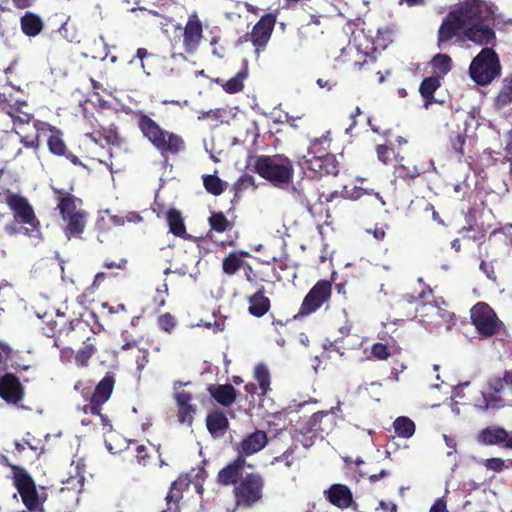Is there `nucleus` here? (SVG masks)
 Segmentation results:
<instances>
[{"label": "nucleus", "mask_w": 512, "mask_h": 512, "mask_svg": "<svg viewBox=\"0 0 512 512\" xmlns=\"http://www.w3.org/2000/svg\"><path fill=\"white\" fill-rule=\"evenodd\" d=\"M137 127L142 136L163 156L177 155L185 149L184 139L171 131L163 129L159 123L145 112H134Z\"/></svg>", "instance_id": "nucleus-1"}, {"label": "nucleus", "mask_w": 512, "mask_h": 512, "mask_svg": "<svg viewBox=\"0 0 512 512\" xmlns=\"http://www.w3.org/2000/svg\"><path fill=\"white\" fill-rule=\"evenodd\" d=\"M53 191L55 194L59 195L57 197V208L65 223L63 227L65 236L67 239H71L72 237L81 238L88 217V212L78 207L82 204V200L70 193H64L57 188H53Z\"/></svg>", "instance_id": "nucleus-2"}, {"label": "nucleus", "mask_w": 512, "mask_h": 512, "mask_svg": "<svg viewBox=\"0 0 512 512\" xmlns=\"http://www.w3.org/2000/svg\"><path fill=\"white\" fill-rule=\"evenodd\" d=\"M478 10L472 6V0H466L443 18L437 32V46L442 48L453 38H460V34L467 28L472 20L477 18Z\"/></svg>", "instance_id": "nucleus-3"}, {"label": "nucleus", "mask_w": 512, "mask_h": 512, "mask_svg": "<svg viewBox=\"0 0 512 512\" xmlns=\"http://www.w3.org/2000/svg\"><path fill=\"white\" fill-rule=\"evenodd\" d=\"M253 168L259 176L275 186L290 183L294 175L292 161L280 154L258 156Z\"/></svg>", "instance_id": "nucleus-4"}, {"label": "nucleus", "mask_w": 512, "mask_h": 512, "mask_svg": "<svg viewBox=\"0 0 512 512\" xmlns=\"http://www.w3.org/2000/svg\"><path fill=\"white\" fill-rule=\"evenodd\" d=\"M265 478L259 472L247 473L232 490L235 509H250L262 502L265 490Z\"/></svg>", "instance_id": "nucleus-5"}, {"label": "nucleus", "mask_w": 512, "mask_h": 512, "mask_svg": "<svg viewBox=\"0 0 512 512\" xmlns=\"http://www.w3.org/2000/svg\"><path fill=\"white\" fill-rule=\"evenodd\" d=\"M5 203L13 213L16 223L27 225L23 232L30 237L40 234V221L37 218L33 206L29 200L17 193L6 190L4 192Z\"/></svg>", "instance_id": "nucleus-6"}, {"label": "nucleus", "mask_w": 512, "mask_h": 512, "mask_svg": "<svg viewBox=\"0 0 512 512\" xmlns=\"http://www.w3.org/2000/svg\"><path fill=\"white\" fill-rule=\"evenodd\" d=\"M487 387L488 391L482 392V397L475 406L481 410H498L505 407L506 402L502 395L506 392L512 395V369L505 370L501 376L491 377Z\"/></svg>", "instance_id": "nucleus-7"}, {"label": "nucleus", "mask_w": 512, "mask_h": 512, "mask_svg": "<svg viewBox=\"0 0 512 512\" xmlns=\"http://www.w3.org/2000/svg\"><path fill=\"white\" fill-rule=\"evenodd\" d=\"M13 485L17 489L26 509L45 512V497L41 498L35 481L27 470L21 466H11Z\"/></svg>", "instance_id": "nucleus-8"}, {"label": "nucleus", "mask_w": 512, "mask_h": 512, "mask_svg": "<svg viewBox=\"0 0 512 512\" xmlns=\"http://www.w3.org/2000/svg\"><path fill=\"white\" fill-rule=\"evenodd\" d=\"M500 62L497 53L492 48H483L472 60L469 73L479 85L491 83L500 74Z\"/></svg>", "instance_id": "nucleus-9"}, {"label": "nucleus", "mask_w": 512, "mask_h": 512, "mask_svg": "<svg viewBox=\"0 0 512 512\" xmlns=\"http://www.w3.org/2000/svg\"><path fill=\"white\" fill-rule=\"evenodd\" d=\"M318 143H313L308 149L307 155L303 157L300 163L301 168L308 178H321L326 175L336 176L339 173V163L333 154L318 155L316 147Z\"/></svg>", "instance_id": "nucleus-10"}, {"label": "nucleus", "mask_w": 512, "mask_h": 512, "mask_svg": "<svg viewBox=\"0 0 512 512\" xmlns=\"http://www.w3.org/2000/svg\"><path fill=\"white\" fill-rule=\"evenodd\" d=\"M470 318L481 339L497 335L503 327L496 312L485 302H477L471 308Z\"/></svg>", "instance_id": "nucleus-11"}, {"label": "nucleus", "mask_w": 512, "mask_h": 512, "mask_svg": "<svg viewBox=\"0 0 512 512\" xmlns=\"http://www.w3.org/2000/svg\"><path fill=\"white\" fill-rule=\"evenodd\" d=\"M420 321L430 327H440L444 324H455L456 315L448 309L446 301L440 297L432 302H421L416 308Z\"/></svg>", "instance_id": "nucleus-12"}, {"label": "nucleus", "mask_w": 512, "mask_h": 512, "mask_svg": "<svg viewBox=\"0 0 512 512\" xmlns=\"http://www.w3.org/2000/svg\"><path fill=\"white\" fill-rule=\"evenodd\" d=\"M472 6L478 10L477 18L468 24L464 37L478 45H487L496 37L494 30L484 25V21L489 13L488 7L481 0H472Z\"/></svg>", "instance_id": "nucleus-13"}, {"label": "nucleus", "mask_w": 512, "mask_h": 512, "mask_svg": "<svg viewBox=\"0 0 512 512\" xmlns=\"http://www.w3.org/2000/svg\"><path fill=\"white\" fill-rule=\"evenodd\" d=\"M331 296L332 282L325 279L317 281L304 297L297 316L305 317L315 313L330 301Z\"/></svg>", "instance_id": "nucleus-14"}, {"label": "nucleus", "mask_w": 512, "mask_h": 512, "mask_svg": "<svg viewBox=\"0 0 512 512\" xmlns=\"http://www.w3.org/2000/svg\"><path fill=\"white\" fill-rule=\"evenodd\" d=\"M116 377L114 372H107L105 376L95 386L93 393L90 395V402L83 406L84 413H91L93 415L100 414L102 406L111 397L114 390Z\"/></svg>", "instance_id": "nucleus-15"}, {"label": "nucleus", "mask_w": 512, "mask_h": 512, "mask_svg": "<svg viewBox=\"0 0 512 512\" xmlns=\"http://www.w3.org/2000/svg\"><path fill=\"white\" fill-rule=\"evenodd\" d=\"M291 196L295 202L306 208L310 215L315 216V206L321 201L322 195L314 182L309 179L298 181L291 188Z\"/></svg>", "instance_id": "nucleus-16"}, {"label": "nucleus", "mask_w": 512, "mask_h": 512, "mask_svg": "<svg viewBox=\"0 0 512 512\" xmlns=\"http://www.w3.org/2000/svg\"><path fill=\"white\" fill-rule=\"evenodd\" d=\"M336 426V420L333 413L329 411H319L314 413L301 429L302 433H311L314 438H323L328 435Z\"/></svg>", "instance_id": "nucleus-17"}, {"label": "nucleus", "mask_w": 512, "mask_h": 512, "mask_svg": "<svg viewBox=\"0 0 512 512\" xmlns=\"http://www.w3.org/2000/svg\"><path fill=\"white\" fill-rule=\"evenodd\" d=\"M245 465L246 460L242 456H236L218 471L216 476L217 483L224 487L233 486L234 488L244 478Z\"/></svg>", "instance_id": "nucleus-18"}, {"label": "nucleus", "mask_w": 512, "mask_h": 512, "mask_svg": "<svg viewBox=\"0 0 512 512\" xmlns=\"http://www.w3.org/2000/svg\"><path fill=\"white\" fill-rule=\"evenodd\" d=\"M325 499L340 510L355 508L357 506L352 490L345 484H331L323 492Z\"/></svg>", "instance_id": "nucleus-19"}, {"label": "nucleus", "mask_w": 512, "mask_h": 512, "mask_svg": "<svg viewBox=\"0 0 512 512\" xmlns=\"http://www.w3.org/2000/svg\"><path fill=\"white\" fill-rule=\"evenodd\" d=\"M275 23L276 16L274 14L267 13L254 25L251 33L246 35L250 37L251 43L257 48V50L262 49L267 45Z\"/></svg>", "instance_id": "nucleus-20"}, {"label": "nucleus", "mask_w": 512, "mask_h": 512, "mask_svg": "<svg viewBox=\"0 0 512 512\" xmlns=\"http://www.w3.org/2000/svg\"><path fill=\"white\" fill-rule=\"evenodd\" d=\"M203 38V25L196 14L189 16L183 30V47L186 53L194 54Z\"/></svg>", "instance_id": "nucleus-21"}, {"label": "nucleus", "mask_w": 512, "mask_h": 512, "mask_svg": "<svg viewBox=\"0 0 512 512\" xmlns=\"http://www.w3.org/2000/svg\"><path fill=\"white\" fill-rule=\"evenodd\" d=\"M0 397L7 403L18 405L24 397V387L13 373L0 377Z\"/></svg>", "instance_id": "nucleus-22"}, {"label": "nucleus", "mask_w": 512, "mask_h": 512, "mask_svg": "<svg viewBox=\"0 0 512 512\" xmlns=\"http://www.w3.org/2000/svg\"><path fill=\"white\" fill-rule=\"evenodd\" d=\"M268 443L267 434L263 430H255L254 432L246 435L237 445V456H242L246 460L251 456L261 451Z\"/></svg>", "instance_id": "nucleus-23"}, {"label": "nucleus", "mask_w": 512, "mask_h": 512, "mask_svg": "<svg viewBox=\"0 0 512 512\" xmlns=\"http://www.w3.org/2000/svg\"><path fill=\"white\" fill-rule=\"evenodd\" d=\"M479 441L485 445H498L505 449H512V433L500 426L481 430Z\"/></svg>", "instance_id": "nucleus-24"}, {"label": "nucleus", "mask_w": 512, "mask_h": 512, "mask_svg": "<svg viewBox=\"0 0 512 512\" xmlns=\"http://www.w3.org/2000/svg\"><path fill=\"white\" fill-rule=\"evenodd\" d=\"M174 399L178 408V421L181 424L191 425L197 410L196 405L191 404L192 394L187 391H179L174 394Z\"/></svg>", "instance_id": "nucleus-25"}, {"label": "nucleus", "mask_w": 512, "mask_h": 512, "mask_svg": "<svg viewBox=\"0 0 512 512\" xmlns=\"http://www.w3.org/2000/svg\"><path fill=\"white\" fill-rule=\"evenodd\" d=\"M166 221L169 232L175 237L188 241H195L196 237L187 233L186 225L182 213L176 208H170L166 213Z\"/></svg>", "instance_id": "nucleus-26"}, {"label": "nucleus", "mask_w": 512, "mask_h": 512, "mask_svg": "<svg viewBox=\"0 0 512 512\" xmlns=\"http://www.w3.org/2000/svg\"><path fill=\"white\" fill-rule=\"evenodd\" d=\"M41 125L43 127L38 128V130L49 132L47 138V147L49 152L56 156L65 155L68 147L63 139V133L56 127L48 125L46 123H41Z\"/></svg>", "instance_id": "nucleus-27"}, {"label": "nucleus", "mask_w": 512, "mask_h": 512, "mask_svg": "<svg viewBox=\"0 0 512 512\" xmlns=\"http://www.w3.org/2000/svg\"><path fill=\"white\" fill-rule=\"evenodd\" d=\"M247 300L249 303L248 312L254 317L260 318L270 310L271 301L265 296L264 287L259 288Z\"/></svg>", "instance_id": "nucleus-28"}, {"label": "nucleus", "mask_w": 512, "mask_h": 512, "mask_svg": "<svg viewBox=\"0 0 512 512\" xmlns=\"http://www.w3.org/2000/svg\"><path fill=\"white\" fill-rule=\"evenodd\" d=\"M206 427L213 437H221L229 428V421L224 412L214 410L206 417Z\"/></svg>", "instance_id": "nucleus-29"}, {"label": "nucleus", "mask_w": 512, "mask_h": 512, "mask_svg": "<svg viewBox=\"0 0 512 512\" xmlns=\"http://www.w3.org/2000/svg\"><path fill=\"white\" fill-rule=\"evenodd\" d=\"M20 28L24 35L36 37L43 31L44 21L38 14L27 11L20 18Z\"/></svg>", "instance_id": "nucleus-30"}, {"label": "nucleus", "mask_w": 512, "mask_h": 512, "mask_svg": "<svg viewBox=\"0 0 512 512\" xmlns=\"http://www.w3.org/2000/svg\"><path fill=\"white\" fill-rule=\"evenodd\" d=\"M248 77V64L244 60L242 69L229 80L216 79V83L228 94H235L241 92L244 88V80Z\"/></svg>", "instance_id": "nucleus-31"}, {"label": "nucleus", "mask_w": 512, "mask_h": 512, "mask_svg": "<svg viewBox=\"0 0 512 512\" xmlns=\"http://www.w3.org/2000/svg\"><path fill=\"white\" fill-rule=\"evenodd\" d=\"M208 390L215 401L224 407H229L236 401L237 391L231 384L211 386Z\"/></svg>", "instance_id": "nucleus-32"}, {"label": "nucleus", "mask_w": 512, "mask_h": 512, "mask_svg": "<svg viewBox=\"0 0 512 512\" xmlns=\"http://www.w3.org/2000/svg\"><path fill=\"white\" fill-rule=\"evenodd\" d=\"M97 133L99 138H102L109 146L122 148L126 145V139L121 135L115 123H111L108 126H100Z\"/></svg>", "instance_id": "nucleus-33"}, {"label": "nucleus", "mask_w": 512, "mask_h": 512, "mask_svg": "<svg viewBox=\"0 0 512 512\" xmlns=\"http://www.w3.org/2000/svg\"><path fill=\"white\" fill-rule=\"evenodd\" d=\"M441 86L438 76H430L424 78L419 86V93L423 98L424 107L428 109L430 105L435 103L434 93Z\"/></svg>", "instance_id": "nucleus-34"}, {"label": "nucleus", "mask_w": 512, "mask_h": 512, "mask_svg": "<svg viewBox=\"0 0 512 512\" xmlns=\"http://www.w3.org/2000/svg\"><path fill=\"white\" fill-rule=\"evenodd\" d=\"M361 345V337L359 335H353L349 338L338 337L334 341L330 342L329 346L325 348L336 351L343 356L345 351L360 348Z\"/></svg>", "instance_id": "nucleus-35"}, {"label": "nucleus", "mask_w": 512, "mask_h": 512, "mask_svg": "<svg viewBox=\"0 0 512 512\" xmlns=\"http://www.w3.org/2000/svg\"><path fill=\"white\" fill-rule=\"evenodd\" d=\"M429 165L425 162L402 164L397 169L399 177L405 181H411L426 173Z\"/></svg>", "instance_id": "nucleus-36"}, {"label": "nucleus", "mask_w": 512, "mask_h": 512, "mask_svg": "<svg viewBox=\"0 0 512 512\" xmlns=\"http://www.w3.org/2000/svg\"><path fill=\"white\" fill-rule=\"evenodd\" d=\"M96 338L87 337L83 342V346L77 351L75 355V363L79 367H86L90 358L96 353Z\"/></svg>", "instance_id": "nucleus-37"}, {"label": "nucleus", "mask_w": 512, "mask_h": 512, "mask_svg": "<svg viewBox=\"0 0 512 512\" xmlns=\"http://www.w3.org/2000/svg\"><path fill=\"white\" fill-rule=\"evenodd\" d=\"M248 255L249 254L244 251H240L239 253L230 252L222 261L223 272L227 275L237 273L244 265V261L241 257Z\"/></svg>", "instance_id": "nucleus-38"}, {"label": "nucleus", "mask_w": 512, "mask_h": 512, "mask_svg": "<svg viewBox=\"0 0 512 512\" xmlns=\"http://www.w3.org/2000/svg\"><path fill=\"white\" fill-rule=\"evenodd\" d=\"M395 434L404 439H409L415 433V423L407 416H399L393 422Z\"/></svg>", "instance_id": "nucleus-39"}, {"label": "nucleus", "mask_w": 512, "mask_h": 512, "mask_svg": "<svg viewBox=\"0 0 512 512\" xmlns=\"http://www.w3.org/2000/svg\"><path fill=\"white\" fill-rule=\"evenodd\" d=\"M208 224L210 226V230L217 233L227 232L234 226V223L229 221L221 211L211 212V215L208 218Z\"/></svg>", "instance_id": "nucleus-40"}, {"label": "nucleus", "mask_w": 512, "mask_h": 512, "mask_svg": "<svg viewBox=\"0 0 512 512\" xmlns=\"http://www.w3.org/2000/svg\"><path fill=\"white\" fill-rule=\"evenodd\" d=\"M190 480L187 476H179L172 482L165 499L179 502L183 498V492L189 488Z\"/></svg>", "instance_id": "nucleus-41"}, {"label": "nucleus", "mask_w": 512, "mask_h": 512, "mask_svg": "<svg viewBox=\"0 0 512 512\" xmlns=\"http://www.w3.org/2000/svg\"><path fill=\"white\" fill-rule=\"evenodd\" d=\"M135 58L141 61V67L147 75H150L152 73L153 66L160 62L159 55L151 53L145 48H138Z\"/></svg>", "instance_id": "nucleus-42"}, {"label": "nucleus", "mask_w": 512, "mask_h": 512, "mask_svg": "<svg viewBox=\"0 0 512 512\" xmlns=\"http://www.w3.org/2000/svg\"><path fill=\"white\" fill-rule=\"evenodd\" d=\"M202 180L205 190L214 196L221 195L225 190V183L215 174H205Z\"/></svg>", "instance_id": "nucleus-43"}, {"label": "nucleus", "mask_w": 512, "mask_h": 512, "mask_svg": "<svg viewBox=\"0 0 512 512\" xmlns=\"http://www.w3.org/2000/svg\"><path fill=\"white\" fill-rule=\"evenodd\" d=\"M353 69L360 72H375L376 74H380V71L377 70L376 58L367 53L359 54V59L353 63Z\"/></svg>", "instance_id": "nucleus-44"}, {"label": "nucleus", "mask_w": 512, "mask_h": 512, "mask_svg": "<svg viewBox=\"0 0 512 512\" xmlns=\"http://www.w3.org/2000/svg\"><path fill=\"white\" fill-rule=\"evenodd\" d=\"M467 135L466 131H452L449 135V142L452 151L458 155L459 157H462L464 155V145L466 143Z\"/></svg>", "instance_id": "nucleus-45"}, {"label": "nucleus", "mask_w": 512, "mask_h": 512, "mask_svg": "<svg viewBox=\"0 0 512 512\" xmlns=\"http://www.w3.org/2000/svg\"><path fill=\"white\" fill-rule=\"evenodd\" d=\"M378 160L384 165L390 164L396 158V153L391 141L376 146Z\"/></svg>", "instance_id": "nucleus-46"}, {"label": "nucleus", "mask_w": 512, "mask_h": 512, "mask_svg": "<svg viewBox=\"0 0 512 512\" xmlns=\"http://www.w3.org/2000/svg\"><path fill=\"white\" fill-rule=\"evenodd\" d=\"M431 65L435 71L441 75L447 74L452 68V59L447 54H436L431 61Z\"/></svg>", "instance_id": "nucleus-47"}, {"label": "nucleus", "mask_w": 512, "mask_h": 512, "mask_svg": "<svg viewBox=\"0 0 512 512\" xmlns=\"http://www.w3.org/2000/svg\"><path fill=\"white\" fill-rule=\"evenodd\" d=\"M510 104H512V77L505 80V84L495 101L498 109H502Z\"/></svg>", "instance_id": "nucleus-48"}, {"label": "nucleus", "mask_w": 512, "mask_h": 512, "mask_svg": "<svg viewBox=\"0 0 512 512\" xmlns=\"http://www.w3.org/2000/svg\"><path fill=\"white\" fill-rule=\"evenodd\" d=\"M254 376L259 384L262 393L266 394L267 391L270 389V373L266 365L258 364L255 367Z\"/></svg>", "instance_id": "nucleus-49"}, {"label": "nucleus", "mask_w": 512, "mask_h": 512, "mask_svg": "<svg viewBox=\"0 0 512 512\" xmlns=\"http://www.w3.org/2000/svg\"><path fill=\"white\" fill-rule=\"evenodd\" d=\"M59 34L66 39L68 42H75L78 40V34L73 24L69 22V18L62 23V25L58 29Z\"/></svg>", "instance_id": "nucleus-50"}, {"label": "nucleus", "mask_w": 512, "mask_h": 512, "mask_svg": "<svg viewBox=\"0 0 512 512\" xmlns=\"http://www.w3.org/2000/svg\"><path fill=\"white\" fill-rule=\"evenodd\" d=\"M157 324L163 331L171 333L176 327V319L170 313H164L158 317Z\"/></svg>", "instance_id": "nucleus-51"}, {"label": "nucleus", "mask_w": 512, "mask_h": 512, "mask_svg": "<svg viewBox=\"0 0 512 512\" xmlns=\"http://www.w3.org/2000/svg\"><path fill=\"white\" fill-rule=\"evenodd\" d=\"M371 354L378 360H387L390 356L389 347L386 344L377 342L371 347Z\"/></svg>", "instance_id": "nucleus-52"}, {"label": "nucleus", "mask_w": 512, "mask_h": 512, "mask_svg": "<svg viewBox=\"0 0 512 512\" xmlns=\"http://www.w3.org/2000/svg\"><path fill=\"white\" fill-rule=\"evenodd\" d=\"M135 453V458L140 465L146 466L149 463L151 456L146 445L138 444Z\"/></svg>", "instance_id": "nucleus-53"}, {"label": "nucleus", "mask_w": 512, "mask_h": 512, "mask_svg": "<svg viewBox=\"0 0 512 512\" xmlns=\"http://www.w3.org/2000/svg\"><path fill=\"white\" fill-rule=\"evenodd\" d=\"M250 186L255 187V179L249 174L242 175L234 185L237 191L245 190Z\"/></svg>", "instance_id": "nucleus-54"}, {"label": "nucleus", "mask_w": 512, "mask_h": 512, "mask_svg": "<svg viewBox=\"0 0 512 512\" xmlns=\"http://www.w3.org/2000/svg\"><path fill=\"white\" fill-rule=\"evenodd\" d=\"M293 453L294 450L292 448L287 449L280 456L274 457L272 460V464L283 462L287 467H290L294 462V459L292 457Z\"/></svg>", "instance_id": "nucleus-55"}, {"label": "nucleus", "mask_w": 512, "mask_h": 512, "mask_svg": "<svg viewBox=\"0 0 512 512\" xmlns=\"http://www.w3.org/2000/svg\"><path fill=\"white\" fill-rule=\"evenodd\" d=\"M26 438H23L22 442L20 441H15V449L18 453H22L26 447H28L29 449L33 450V451H37L38 450V446L37 445H34L31 440H30V436L31 434L30 433H27L26 434Z\"/></svg>", "instance_id": "nucleus-56"}, {"label": "nucleus", "mask_w": 512, "mask_h": 512, "mask_svg": "<svg viewBox=\"0 0 512 512\" xmlns=\"http://www.w3.org/2000/svg\"><path fill=\"white\" fill-rule=\"evenodd\" d=\"M418 282L420 284H422L424 287H423L422 291L418 294V296H416V297L410 296L411 299L408 300L409 302H412L414 300L423 301V300L427 299V297H429L433 294V290L431 289V287L426 285L422 278H418Z\"/></svg>", "instance_id": "nucleus-57"}, {"label": "nucleus", "mask_w": 512, "mask_h": 512, "mask_svg": "<svg viewBox=\"0 0 512 512\" xmlns=\"http://www.w3.org/2000/svg\"><path fill=\"white\" fill-rule=\"evenodd\" d=\"M505 466L504 460L501 458H490L485 462V467L489 470L500 472Z\"/></svg>", "instance_id": "nucleus-58"}, {"label": "nucleus", "mask_w": 512, "mask_h": 512, "mask_svg": "<svg viewBox=\"0 0 512 512\" xmlns=\"http://www.w3.org/2000/svg\"><path fill=\"white\" fill-rule=\"evenodd\" d=\"M479 268L487 276L488 279L496 281L497 276L495 273L494 266L491 262H486L483 260L481 261Z\"/></svg>", "instance_id": "nucleus-59"}, {"label": "nucleus", "mask_w": 512, "mask_h": 512, "mask_svg": "<svg viewBox=\"0 0 512 512\" xmlns=\"http://www.w3.org/2000/svg\"><path fill=\"white\" fill-rule=\"evenodd\" d=\"M127 263H128V261L126 258H121L118 262L110 260V259H106L103 263V267H105L106 269L117 268L120 270H125Z\"/></svg>", "instance_id": "nucleus-60"}, {"label": "nucleus", "mask_w": 512, "mask_h": 512, "mask_svg": "<svg viewBox=\"0 0 512 512\" xmlns=\"http://www.w3.org/2000/svg\"><path fill=\"white\" fill-rule=\"evenodd\" d=\"M12 353L13 350L8 343H0V364L10 359Z\"/></svg>", "instance_id": "nucleus-61"}, {"label": "nucleus", "mask_w": 512, "mask_h": 512, "mask_svg": "<svg viewBox=\"0 0 512 512\" xmlns=\"http://www.w3.org/2000/svg\"><path fill=\"white\" fill-rule=\"evenodd\" d=\"M353 329V323L349 319H346L345 324L340 326L338 328L339 333L341 334V337L349 338L352 337L354 334H352Z\"/></svg>", "instance_id": "nucleus-62"}, {"label": "nucleus", "mask_w": 512, "mask_h": 512, "mask_svg": "<svg viewBox=\"0 0 512 512\" xmlns=\"http://www.w3.org/2000/svg\"><path fill=\"white\" fill-rule=\"evenodd\" d=\"M367 232L373 234L374 238L378 241H382L386 237V230L383 225H375L373 229L367 230Z\"/></svg>", "instance_id": "nucleus-63"}, {"label": "nucleus", "mask_w": 512, "mask_h": 512, "mask_svg": "<svg viewBox=\"0 0 512 512\" xmlns=\"http://www.w3.org/2000/svg\"><path fill=\"white\" fill-rule=\"evenodd\" d=\"M429 512H448L446 502L443 500V498L437 499L430 508Z\"/></svg>", "instance_id": "nucleus-64"}]
</instances>
